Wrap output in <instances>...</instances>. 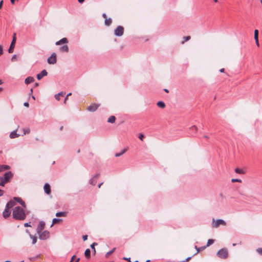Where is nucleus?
<instances>
[{
    "label": "nucleus",
    "mask_w": 262,
    "mask_h": 262,
    "mask_svg": "<svg viewBox=\"0 0 262 262\" xmlns=\"http://www.w3.org/2000/svg\"><path fill=\"white\" fill-rule=\"evenodd\" d=\"M102 16L103 18H104L105 19L107 18V16H106V14L105 13H103L102 14Z\"/></svg>",
    "instance_id": "obj_51"
},
{
    "label": "nucleus",
    "mask_w": 262,
    "mask_h": 262,
    "mask_svg": "<svg viewBox=\"0 0 262 262\" xmlns=\"http://www.w3.org/2000/svg\"><path fill=\"white\" fill-rule=\"evenodd\" d=\"M14 200H15V201L19 203L24 208H26L25 202L24 201H23L20 198L14 197Z\"/></svg>",
    "instance_id": "obj_14"
},
{
    "label": "nucleus",
    "mask_w": 262,
    "mask_h": 262,
    "mask_svg": "<svg viewBox=\"0 0 262 262\" xmlns=\"http://www.w3.org/2000/svg\"><path fill=\"white\" fill-rule=\"evenodd\" d=\"M117 36H121L123 35V34H115Z\"/></svg>",
    "instance_id": "obj_56"
},
{
    "label": "nucleus",
    "mask_w": 262,
    "mask_h": 262,
    "mask_svg": "<svg viewBox=\"0 0 262 262\" xmlns=\"http://www.w3.org/2000/svg\"><path fill=\"white\" fill-rule=\"evenodd\" d=\"M231 182H239V183H241L242 182V180L241 179H232L231 180Z\"/></svg>",
    "instance_id": "obj_39"
},
{
    "label": "nucleus",
    "mask_w": 262,
    "mask_h": 262,
    "mask_svg": "<svg viewBox=\"0 0 262 262\" xmlns=\"http://www.w3.org/2000/svg\"><path fill=\"white\" fill-rule=\"evenodd\" d=\"M34 80V79L32 77H28L27 78H26L25 80V82L26 84H29L32 82H33Z\"/></svg>",
    "instance_id": "obj_18"
},
{
    "label": "nucleus",
    "mask_w": 262,
    "mask_h": 262,
    "mask_svg": "<svg viewBox=\"0 0 262 262\" xmlns=\"http://www.w3.org/2000/svg\"><path fill=\"white\" fill-rule=\"evenodd\" d=\"M7 182H5L4 180L2 178H1L0 180V186H4Z\"/></svg>",
    "instance_id": "obj_37"
},
{
    "label": "nucleus",
    "mask_w": 262,
    "mask_h": 262,
    "mask_svg": "<svg viewBox=\"0 0 262 262\" xmlns=\"http://www.w3.org/2000/svg\"><path fill=\"white\" fill-rule=\"evenodd\" d=\"M127 148H124V149H122L120 152L115 154V156L116 157H119L122 156L123 154H124L127 151Z\"/></svg>",
    "instance_id": "obj_22"
},
{
    "label": "nucleus",
    "mask_w": 262,
    "mask_h": 262,
    "mask_svg": "<svg viewBox=\"0 0 262 262\" xmlns=\"http://www.w3.org/2000/svg\"><path fill=\"white\" fill-rule=\"evenodd\" d=\"M10 169V166L6 165H0V171Z\"/></svg>",
    "instance_id": "obj_23"
},
{
    "label": "nucleus",
    "mask_w": 262,
    "mask_h": 262,
    "mask_svg": "<svg viewBox=\"0 0 262 262\" xmlns=\"http://www.w3.org/2000/svg\"><path fill=\"white\" fill-rule=\"evenodd\" d=\"M116 248H113L112 250L110 251L109 252H107L105 256L107 257L110 255L112 254L115 250Z\"/></svg>",
    "instance_id": "obj_36"
},
{
    "label": "nucleus",
    "mask_w": 262,
    "mask_h": 262,
    "mask_svg": "<svg viewBox=\"0 0 262 262\" xmlns=\"http://www.w3.org/2000/svg\"><path fill=\"white\" fill-rule=\"evenodd\" d=\"M214 222V219H213L212 227L214 228L218 227L220 225H226V222L222 219H217L215 223Z\"/></svg>",
    "instance_id": "obj_5"
},
{
    "label": "nucleus",
    "mask_w": 262,
    "mask_h": 262,
    "mask_svg": "<svg viewBox=\"0 0 262 262\" xmlns=\"http://www.w3.org/2000/svg\"><path fill=\"white\" fill-rule=\"evenodd\" d=\"M25 134H28L30 132V130L29 129H27L24 130Z\"/></svg>",
    "instance_id": "obj_48"
},
{
    "label": "nucleus",
    "mask_w": 262,
    "mask_h": 262,
    "mask_svg": "<svg viewBox=\"0 0 262 262\" xmlns=\"http://www.w3.org/2000/svg\"><path fill=\"white\" fill-rule=\"evenodd\" d=\"M68 97H67V96H66V97L65 98L64 100V104H66V101H67V100L68 99Z\"/></svg>",
    "instance_id": "obj_53"
},
{
    "label": "nucleus",
    "mask_w": 262,
    "mask_h": 262,
    "mask_svg": "<svg viewBox=\"0 0 262 262\" xmlns=\"http://www.w3.org/2000/svg\"><path fill=\"white\" fill-rule=\"evenodd\" d=\"M123 259L128 260V261H129V262H131L130 260V258L124 257Z\"/></svg>",
    "instance_id": "obj_49"
},
{
    "label": "nucleus",
    "mask_w": 262,
    "mask_h": 262,
    "mask_svg": "<svg viewBox=\"0 0 262 262\" xmlns=\"http://www.w3.org/2000/svg\"><path fill=\"white\" fill-rule=\"evenodd\" d=\"M47 61L49 64H54L56 63L57 62L56 53H53L50 57L48 58Z\"/></svg>",
    "instance_id": "obj_4"
},
{
    "label": "nucleus",
    "mask_w": 262,
    "mask_h": 262,
    "mask_svg": "<svg viewBox=\"0 0 262 262\" xmlns=\"http://www.w3.org/2000/svg\"><path fill=\"white\" fill-rule=\"evenodd\" d=\"M100 177V174H96L93 178H92L90 180V183L92 185H95L96 184L97 181L96 179L99 178Z\"/></svg>",
    "instance_id": "obj_12"
},
{
    "label": "nucleus",
    "mask_w": 262,
    "mask_h": 262,
    "mask_svg": "<svg viewBox=\"0 0 262 262\" xmlns=\"http://www.w3.org/2000/svg\"><path fill=\"white\" fill-rule=\"evenodd\" d=\"M3 54V49L2 46H0V56Z\"/></svg>",
    "instance_id": "obj_45"
},
{
    "label": "nucleus",
    "mask_w": 262,
    "mask_h": 262,
    "mask_svg": "<svg viewBox=\"0 0 262 262\" xmlns=\"http://www.w3.org/2000/svg\"><path fill=\"white\" fill-rule=\"evenodd\" d=\"M85 0H78L79 3H82Z\"/></svg>",
    "instance_id": "obj_55"
},
{
    "label": "nucleus",
    "mask_w": 262,
    "mask_h": 262,
    "mask_svg": "<svg viewBox=\"0 0 262 262\" xmlns=\"http://www.w3.org/2000/svg\"><path fill=\"white\" fill-rule=\"evenodd\" d=\"M214 241L212 239H209L208 240L206 247H208L214 243Z\"/></svg>",
    "instance_id": "obj_34"
},
{
    "label": "nucleus",
    "mask_w": 262,
    "mask_h": 262,
    "mask_svg": "<svg viewBox=\"0 0 262 262\" xmlns=\"http://www.w3.org/2000/svg\"><path fill=\"white\" fill-rule=\"evenodd\" d=\"M45 227V223L43 221H40L36 228L37 234H40L43 230Z\"/></svg>",
    "instance_id": "obj_7"
},
{
    "label": "nucleus",
    "mask_w": 262,
    "mask_h": 262,
    "mask_svg": "<svg viewBox=\"0 0 262 262\" xmlns=\"http://www.w3.org/2000/svg\"><path fill=\"white\" fill-rule=\"evenodd\" d=\"M257 253L260 255H262V248H259L256 249Z\"/></svg>",
    "instance_id": "obj_41"
},
{
    "label": "nucleus",
    "mask_w": 262,
    "mask_h": 262,
    "mask_svg": "<svg viewBox=\"0 0 262 262\" xmlns=\"http://www.w3.org/2000/svg\"><path fill=\"white\" fill-rule=\"evenodd\" d=\"M220 71L221 72H224V68L221 69L220 70Z\"/></svg>",
    "instance_id": "obj_60"
},
{
    "label": "nucleus",
    "mask_w": 262,
    "mask_h": 262,
    "mask_svg": "<svg viewBox=\"0 0 262 262\" xmlns=\"http://www.w3.org/2000/svg\"><path fill=\"white\" fill-rule=\"evenodd\" d=\"M124 32V28L121 26H118L114 30L115 33H122Z\"/></svg>",
    "instance_id": "obj_16"
},
{
    "label": "nucleus",
    "mask_w": 262,
    "mask_h": 262,
    "mask_svg": "<svg viewBox=\"0 0 262 262\" xmlns=\"http://www.w3.org/2000/svg\"><path fill=\"white\" fill-rule=\"evenodd\" d=\"M235 172L236 173H238V174H245V172L244 170H243V169H239L238 168H236L235 169Z\"/></svg>",
    "instance_id": "obj_27"
},
{
    "label": "nucleus",
    "mask_w": 262,
    "mask_h": 262,
    "mask_svg": "<svg viewBox=\"0 0 262 262\" xmlns=\"http://www.w3.org/2000/svg\"><path fill=\"white\" fill-rule=\"evenodd\" d=\"M12 177L13 173L12 172L8 171L4 174V176L2 178L5 181V182H8Z\"/></svg>",
    "instance_id": "obj_8"
},
{
    "label": "nucleus",
    "mask_w": 262,
    "mask_h": 262,
    "mask_svg": "<svg viewBox=\"0 0 262 262\" xmlns=\"http://www.w3.org/2000/svg\"><path fill=\"white\" fill-rule=\"evenodd\" d=\"M3 4V1H1L0 2V9H1L2 8Z\"/></svg>",
    "instance_id": "obj_50"
},
{
    "label": "nucleus",
    "mask_w": 262,
    "mask_h": 262,
    "mask_svg": "<svg viewBox=\"0 0 262 262\" xmlns=\"http://www.w3.org/2000/svg\"><path fill=\"white\" fill-rule=\"evenodd\" d=\"M4 193H3V190H2L1 189H0V196H2L3 195Z\"/></svg>",
    "instance_id": "obj_52"
},
{
    "label": "nucleus",
    "mask_w": 262,
    "mask_h": 262,
    "mask_svg": "<svg viewBox=\"0 0 262 262\" xmlns=\"http://www.w3.org/2000/svg\"><path fill=\"white\" fill-rule=\"evenodd\" d=\"M66 212H58L56 213V216L57 217L65 216L66 215Z\"/></svg>",
    "instance_id": "obj_30"
},
{
    "label": "nucleus",
    "mask_w": 262,
    "mask_h": 262,
    "mask_svg": "<svg viewBox=\"0 0 262 262\" xmlns=\"http://www.w3.org/2000/svg\"><path fill=\"white\" fill-rule=\"evenodd\" d=\"M258 34H254V39L255 40V42L256 45L259 47V42H258Z\"/></svg>",
    "instance_id": "obj_32"
},
{
    "label": "nucleus",
    "mask_w": 262,
    "mask_h": 262,
    "mask_svg": "<svg viewBox=\"0 0 262 262\" xmlns=\"http://www.w3.org/2000/svg\"><path fill=\"white\" fill-rule=\"evenodd\" d=\"M38 234L39 235V238L41 240H46L50 237V232L47 230L41 232Z\"/></svg>",
    "instance_id": "obj_3"
},
{
    "label": "nucleus",
    "mask_w": 262,
    "mask_h": 262,
    "mask_svg": "<svg viewBox=\"0 0 262 262\" xmlns=\"http://www.w3.org/2000/svg\"><path fill=\"white\" fill-rule=\"evenodd\" d=\"M10 2L12 4H14V2H15V0H10Z\"/></svg>",
    "instance_id": "obj_59"
},
{
    "label": "nucleus",
    "mask_w": 262,
    "mask_h": 262,
    "mask_svg": "<svg viewBox=\"0 0 262 262\" xmlns=\"http://www.w3.org/2000/svg\"><path fill=\"white\" fill-rule=\"evenodd\" d=\"M112 22V20L111 18L105 19L104 24L106 26H109Z\"/></svg>",
    "instance_id": "obj_25"
},
{
    "label": "nucleus",
    "mask_w": 262,
    "mask_h": 262,
    "mask_svg": "<svg viewBox=\"0 0 262 262\" xmlns=\"http://www.w3.org/2000/svg\"><path fill=\"white\" fill-rule=\"evenodd\" d=\"M19 136V134H17L16 130H14L10 134V138L11 139H14L17 138Z\"/></svg>",
    "instance_id": "obj_19"
},
{
    "label": "nucleus",
    "mask_w": 262,
    "mask_h": 262,
    "mask_svg": "<svg viewBox=\"0 0 262 262\" xmlns=\"http://www.w3.org/2000/svg\"><path fill=\"white\" fill-rule=\"evenodd\" d=\"M27 216L25 210L20 206L15 207L13 210L12 216L15 220L23 221Z\"/></svg>",
    "instance_id": "obj_1"
},
{
    "label": "nucleus",
    "mask_w": 262,
    "mask_h": 262,
    "mask_svg": "<svg viewBox=\"0 0 262 262\" xmlns=\"http://www.w3.org/2000/svg\"><path fill=\"white\" fill-rule=\"evenodd\" d=\"M102 184H103V183H100V184L98 185V188H100V187H101V186L102 185Z\"/></svg>",
    "instance_id": "obj_61"
},
{
    "label": "nucleus",
    "mask_w": 262,
    "mask_h": 262,
    "mask_svg": "<svg viewBox=\"0 0 262 262\" xmlns=\"http://www.w3.org/2000/svg\"><path fill=\"white\" fill-rule=\"evenodd\" d=\"M67 42H68L67 38H63L61 39H60V40L57 41L56 42V45H61L62 43H67Z\"/></svg>",
    "instance_id": "obj_20"
},
{
    "label": "nucleus",
    "mask_w": 262,
    "mask_h": 262,
    "mask_svg": "<svg viewBox=\"0 0 262 262\" xmlns=\"http://www.w3.org/2000/svg\"><path fill=\"white\" fill-rule=\"evenodd\" d=\"M157 104L160 108H163L165 107V103L163 101H158Z\"/></svg>",
    "instance_id": "obj_29"
},
{
    "label": "nucleus",
    "mask_w": 262,
    "mask_h": 262,
    "mask_svg": "<svg viewBox=\"0 0 262 262\" xmlns=\"http://www.w3.org/2000/svg\"><path fill=\"white\" fill-rule=\"evenodd\" d=\"M26 232L29 233L30 238L32 239V244L34 245L36 244L37 242V237L30 234L28 230H26Z\"/></svg>",
    "instance_id": "obj_17"
},
{
    "label": "nucleus",
    "mask_w": 262,
    "mask_h": 262,
    "mask_svg": "<svg viewBox=\"0 0 262 262\" xmlns=\"http://www.w3.org/2000/svg\"><path fill=\"white\" fill-rule=\"evenodd\" d=\"M64 95V93L63 92H61L60 93H59L58 94H56L55 95V98L56 100H60V96H63Z\"/></svg>",
    "instance_id": "obj_28"
},
{
    "label": "nucleus",
    "mask_w": 262,
    "mask_h": 262,
    "mask_svg": "<svg viewBox=\"0 0 262 262\" xmlns=\"http://www.w3.org/2000/svg\"><path fill=\"white\" fill-rule=\"evenodd\" d=\"M80 260V258H78L76 259V260L74 262H79Z\"/></svg>",
    "instance_id": "obj_58"
},
{
    "label": "nucleus",
    "mask_w": 262,
    "mask_h": 262,
    "mask_svg": "<svg viewBox=\"0 0 262 262\" xmlns=\"http://www.w3.org/2000/svg\"><path fill=\"white\" fill-rule=\"evenodd\" d=\"M44 191L46 193L49 194L51 193L50 185L48 183H46L43 187Z\"/></svg>",
    "instance_id": "obj_15"
},
{
    "label": "nucleus",
    "mask_w": 262,
    "mask_h": 262,
    "mask_svg": "<svg viewBox=\"0 0 262 262\" xmlns=\"http://www.w3.org/2000/svg\"><path fill=\"white\" fill-rule=\"evenodd\" d=\"M16 205V201L14 200V198L12 200H10L6 205V207L11 209L13 207Z\"/></svg>",
    "instance_id": "obj_11"
},
{
    "label": "nucleus",
    "mask_w": 262,
    "mask_h": 262,
    "mask_svg": "<svg viewBox=\"0 0 262 262\" xmlns=\"http://www.w3.org/2000/svg\"><path fill=\"white\" fill-rule=\"evenodd\" d=\"M72 95V93H70L69 94H68V95H67V97H69L70 96H71Z\"/></svg>",
    "instance_id": "obj_63"
},
{
    "label": "nucleus",
    "mask_w": 262,
    "mask_h": 262,
    "mask_svg": "<svg viewBox=\"0 0 262 262\" xmlns=\"http://www.w3.org/2000/svg\"><path fill=\"white\" fill-rule=\"evenodd\" d=\"M190 39V36H186V37H184L183 38V40L182 41L181 43L183 44L185 42L189 40V39Z\"/></svg>",
    "instance_id": "obj_35"
},
{
    "label": "nucleus",
    "mask_w": 262,
    "mask_h": 262,
    "mask_svg": "<svg viewBox=\"0 0 262 262\" xmlns=\"http://www.w3.org/2000/svg\"><path fill=\"white\" fill-rule=\"evenodd\" d=\"M24 226L25 227H30L31 225H30V223H26L24 224Z\"/></svg>",
    "instance_id": "obj_44"
},
{
    "label": "nucleus",
    "mask_w": 262,
    "mask_h": 262,
    "mask_svg": "<svg viewBox=\"0 0 262 262\" xmlns=\"http://www.w3.org/2000/svg\"><path fill=\"white\" fill-rule=\"evenodd\" d=\"M216 255L220 258L226 259L228 256V252L226 248H222L219 250Z\"/></svg>",
    "instance_id": "obj_2"
},
{
    "label": "nucleus",
    "mask_w": 262,
    "mask_h": 262,
    "mask_svg": "<svg viewBox=\"0 0 262 262\" xmlns=\"http://www.w3.org/2000/svg\"><path fill=\"white\" fill-rule=\"evenodd\" d=\"M191 258V257H189L186 259V260L184 261L185 262L188 261Z\"/></svg>",
    "instance_id": "obj_54"
},
{
    "label": "nucleus",
    "mask_w": 262,
    "mask_h": 262,
    "mask_svg": "<svg viewBox=\"0 0 262 262\" xmlns=\"http://www.w3.org/2000/svg\"><path fill=\"white\" fill-rule=\"evenodd\" d=\"M99 106V104H92V105H90L89 106H88L87 110H88V111H89L90 112H94L97 110V109L98 108Z\"/></svg>",
    "instance_id": "obj_10"
},
{
    "label": "nucleus",
    "mask_w": 262,
    "mask_h": 262,
    "mask_svg": "<svg viewBox=\"0 0 262 262\" xmlns=\"http://www.w3.org/2000/svg\"><path fill=\"white\" fill-rule=\"evenodd\" d=\"M84 255L86 258H89L91 256V250L89 249L85 250L84 252Z\"/></svg>",
    "instance_id": "obj_26"
},
{
    "label": "nucleus",
    "mask_w": 262,
    "mask_h": 262,
    "mask_svg": "<svg viewBox=\"0 0 262 262\" xmlns=\"http://www.w3.org/2000/svg\"><path fill=\"white\" fill-rule=\"evenodd\" d=\"M116 117L114 116H111L107 120V122L109 123H113L115 122Z\"/></svg>",
    "instance_id": "obj_24"
},
{
    "label": "nucleus",
    "mask_w": 262,
    "mask_h": 262,
    "mask_svg": "<svg viewBox=\"0 0 262 262\" xmlns=\"http://www.w3.org/2000/svg\"><path fill=\"white\" fill-rule=\"evenodd\" d=\"M11 214V211L9 208L5 207V209L3 212V216L5 219L8 217Z\"/></svg>",
    "instance_id": "obj_9"
},
{
    "label": "nucleus",
    "mask_w": 262,
    "mask_h": 262,
    "mask_svg": "<svg viewBox=\"0 0 262 262\" xmlns=\"http://www.w3.org/2000/svg\"><path fill=\"white\" fill-rule=\"evenodd\" d=\"M82 239L84 241H86L88 239V235H83Z\"/></svg>",
    "instance_id": "obj_43"
},
{
    "label": "nucleus",
    "mask_w": 262,
    "mask_h": 262,
    "mask_svg": "<svg viewBox=\"0 0 262 262\" xmlns=\"http://www.w3.org/2000/svg\"><path fill=\"white\" fill-rule=\"evenodd\" d=\"M195 249L197 250V252L194 255L196 254L201 250H203L206 248V246L198 248L196 246H195Z\"/></svg>",
    "instance_id": "obj_33"
},
{
    "label": "nucleus",
    "mask_w": 262,
    "mask_h": 262,
    "mask_svg": "<svg viewBox=\"0 0 262 262\" xmlns=\"http://www.w3.org/2000/svg\"><path fill=\"white\" fill-rule=\"evenodd\" d=\"M254 33H258V31L257 30H255Z\"/></svg>",
    "instance_id": "obj_64"
},
{
    "label": "nucleus",
    "mask_w": 262,
    "mask_h": 262,
    "mask_svg": "<svg viewBox=\"0 0 262 262\" xmlns=\"http://www.w3.org/2000/svg\"><path fill=\"white\" fill-rule=\"evenodd\" d=\"M16 59V55H14L12 58H11V60L13 61H14V60H15Z\"/></svg>",
    "instance_id": "obj_46"
},
{
    "label": "nucleus",
    "mask_w": 262,
    "mask_h": 262,
    "mask_svg": "<svg viewBox=\"0 0 262 262\" xmlns=\"http://www.w3.org/2000/svg\"><path fill=\"white\" fill-rule=\"evenodd\" d=\"M144 138V135L143 134H140L139 136V138L141 140H143V139Z\"/></svg>",
    "instance_id": "obj_42"
},
{
    "label": "nucleus",
    "mask_w": 262,
    "mask_h": 262,
    "mask_svg": "<svg viewBox=\"0 0 262 262\" xmlns=\"http://www.w3.org/2000/svg\"><path fill=\"white\" fill-rule=\"evenodd\" d=\"M98 244L96 243H93L91 245V248H92V251H93V252L94 253V254H95L96 253V249H95V245H97Z\"/></svg>",
    "instance_id": "obj_31"
},
{
    "label": "nucleus",
    "mask_w": 262,
    "mask_h": 262,
    "mask_svg": "<svg viewBox=\"0 0 262 262\" xmlns=\"http://www.w3.org/2000/svg\"><path fill=\"white\" fill-rule=\"evenodd\" d=\"M60 50L63 52H68L69 47L67 45H63L60 48Z\"/></svg>",
    "instance_id": "obj_21"
},
{
    "label": "nucleus",
    "mask_w": 262,
    "mask_h": 262,
    "mask_svg": "<svg viewBox=\"0 0 262 262\" xmlns=\"http://www.w3.org/2000/svg\"><path fill=\"white\" fill-rule=\"evenodd\" d=\"M190 130L192 131V132H196L197 131V127L195 125H193L192 126H191V127L190 128Z\"/></svg>",
    "instance_id": "obj_40"
},
{
    "label": "nucleus",
    "mask_w": 262,
    "mask_h": 262,
    "mask_svg": "<svg viewBox=\"0 0 262 262\" xmlns=\"http://www.w3.org/2000/svg\"><path fill=\"white\" fill-rule=\"evenodd\" d=\"M75 255H73L72 257V258L71 259V260H72V261H73L74 259L75 258Z\"/></svg>",
    "instance_id": "obj_57"
},
{
    "label": "nucleus",
    "mask_w": 262,
    "mask_h": 262,
    "mask_svg": "<svg viewBox=\"0 0 262 262\" xmlns=\"http://www.w3.org/2000/svg\"><path fill=\"white\" fill-rule=\"evenodd\" d=\"M48 72L46 70H43L40 73L37 75L38 80H40L43 76H47Z\"/></svg>",
    "instance_id": "obj_13"
},
{
    "label": "nucleus",
    "mask_w": 262,
    "mask_h": 262,
    "mask_svg": "<svg viewBox=\"0 0 262 262\" xmlns=\"http://www.w3.org/2000/svg\"><path fill=\"white\" fill-rule=\"evenodd\" d=\"M16 34H14L13 39L12 40V42L11 43L10 46L8 49V52L10 53H13L14 51V49L15 47V45L16 43V37H15Z\"/></svg>",
    "instance_id": "obj_6"
},
{
    "label": "nucleus",
    "mask_w": 262,
    "mask_h": 262,
    "mask_svg": "<svg viewBox=\"0 0 262 262\" xmlns=\"http://www.w3.org/2000/svg\"><path fill=\"white\" fill-rule=\"evenodd\" d=\"M24 105L26 107H29V104L28 102H25L24 103Z\"/></svg>",
    "instance_id": "obj_47"
},
{
    "label": "nucleus",
    "mask_w": 262,
    "mask_h": 262,
    "mask_svg": "<svg viewBox=\"0 0 262 262\" xmlns=\"http://www.w3.org/2000/svg\"><path fill=\"white\" fill-rule=\"evenodd\" d=\"M32 93H33V89H31L30 90V95H32Z\"/></svg>",
    "instance_id": "obj_62"
},
{
    "label": "nucleus",
    "mask_w": 262,
    "mask_h": 262,
    "mask_svg": "<svg viewBox=\"0 0 262 262\" xmlns=\"http://www.w3.org/2000/svg\"><path fill=\"white\" fill-rule=\"evenodd\" d=\"M61 221V219H60L54 218V219H53V220L52 221V223H53V224H56V223H58Z\"/></svg>",
    "instance_id": "obj_38"
}]
</instances>
